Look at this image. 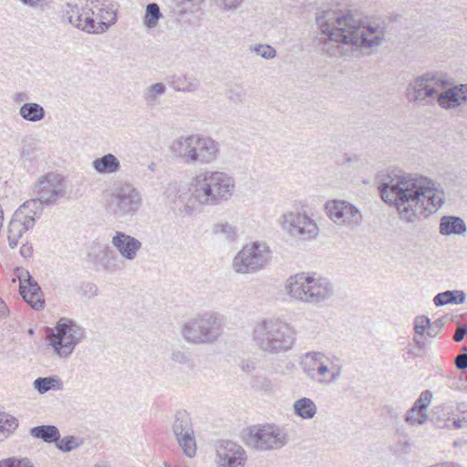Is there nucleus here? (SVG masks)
Returning <instances> with one entry per match:
<instances>
[{
    "mask_svg": "<svg viewBox=\"0 0 467 467\" xmlns=\"http://www.w3.org/2000/svg\"><path fill=\"white\" fill-rule=\"evenodd\" d=\"M252 340L264 353L278 355L291 350L296 340V328L280 317L257 320L253 326Z\"/></svg>",
    "mask_w": 467,
    "mask_h": 467,
    "instance_id": "3",
    "label": "nucleus"
},
{
    "mask_svg": "<svg viewBox=\"0 0 467 467\" xmlns=\"http://www.w3.org/2000/svg\"><path fill=\"white\" fill-rule=\"evenodd\" d=\"M0 467H35L27 458L10 457L0 461Z\"/></svg>",
    "mask_w": 467,
    "mask_h": 467,
    "instance_id": "44",
    "label": "nucleus"
},
{
    "mask_svg": "<svg viewBox=\"0 0 467 467\" xmlns=\"http://www.w3.org/2000/svg\"><path fill=\"white\" fill-rule=\"evenodd\" d=\"M161 16L162 14L159 5L156 3H150L146 7L143 23L147 27L153 28L158 25V21Z\"/></svg>",
    "mask_w": 467,
    "mask_h": 467,
    "instance_id": "39",
    "label": "nucleus"
},
{
    "mask_svg": "<svg viewBox=\"0 0 467 467\" xmlns=\"http://www.w3.org/2000/svg\"><path fill=\"white\" fill-rule=\"evenodd\" d=\"M191 189L183 183L169 185L168 198L182 216H192L204 207H214L229 201L235 190V181L227 172L203 170L191 182Z\"/></svg>",
    "mask_w": 467,
    "mask_h": 467,
    "instance_id": "2",
    "label": "nucleus"
},
{
    "mask_svg": "<svg viewBox=\"0 0 467 467\" xmlns=\"http://www.w3.org/2000/svg\"><path fill=\"white\" fill-rule=\"evenodd\" d=\"M85 331L74 320L62 317L56 326V332L49 333L47 339L54 353L61 358H68L84 337Z\"/></svg>",
    "mask_w": 467,
    "mask_h": 467,
    "instance_id": "12",
    "label": "nucleus"
},
{
    "mask_svg": "<svg viewBox=\"0 0 467 467\" xmlns=\"http://www.w3.org/2000/svg\"><path fill=\"white\" fill-rule=\"evenodd\" d=\"M317 24L328 37L322 51L331 57L354 56L362 48L379 46L384 37L382 27L366 24L348 10L324 11Z\"/></svg>",
    "mask_w": 467,
    "mask_h": 467,
    "instance_id": "1",
    "label": "nucleus"
},
{
    "mask_svg": "<svg viewBox=\"0 0 467 467\" xmlns=\"http://www.w3.org/2000/svg\"><path fill=\"white\" fill-rule=\"evenodd\" d=\"M20 155L22 158H28L30 156V150L23 148L20 151Z\"/></svg>",
    "mask_w": 467,
    "mask_h": 467,
    "instance_id": "61",
    "label": "nucleus"
},
{
    "mask_svg": "<svg viewBox=\"0 0 467 467\" xmlns=\"http://www.w3.org/2000/svg\"><path fill=\"white\" fill-rule=\"evenodd\" d=\"M19 115L26 121L37 122L46 116L44 108L36 102H27L19 109Z\"/></svg>",
    "mask_w": 467,
    "mask_h": 467,
    "instance_id": "32",
    "label": "nucleus"
},
{
    "mask_svg": "<svg viewBox=\"0 0 467 467\" xmlns=\"http://www.w3.org/2000/svg\"><path fill=\"white\" fill-rule=\"evenodd\" d=\"M89 8L94 12V32L92 34H102L117 21L116 11L99 1L91 2Z\"/></svg>",
    "mask_w": 467,
    "mask_h": 467,
    "instance_id": "22",
    "label": "nucleus"
},
{
    "mask_svg": "<svg viewBox=\"0 0 467 467\" xmlns=\"http://www.w3.org/2000/svg\"><path fill=\"white\" fill-rule=\"evenodd\" d=\"M44 205L45 204L42 203V202L36 196L35 199L25 202L16 212L18 213V215H26V217L29 216L34 220L35 224L36 219H38L43 213Z\"/></svg>",
    "mask_w": 467,
    "mask_h": 467,
    "instance_id": "34",
    "label": "nucleus"
},
{
    "mask_svg": "<svg viewBox=\"0 0 467 467\" xmlns=\"http://www.w3.org/2000/svg\"><path fill=\"white\" fill-rule=\"evenodd\" d=\"M33 386L40 394H44L49 390L63 389V382L57 377H39L34 380Z\"/></svg>",
    "mask_w": 467,
    "mask_h": 467,
    "instance_id": "35",
    "label": "nucleus"
},
{
    "mask_svg": "<svg viewBox=\"0 0 467 467\" xmlns=\"http://www.w3.org/2000/svg\"><path fill=\"white\" fill-rule=\"evenodd\" d=\"M33 438L40 439L45 442H56L60 438V432L57 427L54 425H40L29 430Z\"/></svg>",
    "mask_w": 467,
    "mask_h": 467,
    "instance_id": "31",
    "label": "nucleus"
},
{
    "mask_svg": "<svg viewBox=\"0 0 467 467\" xmlns=\"http://www.w3.org/2000/svg\"><path fill=\"white\" fill-rule=\"evenodd\" d=\"M293 412L302 420H312L317 412V407L310 398L303 397L293 403Z\"/></svg>",
    "mask_w": 467,
    "mask_h": 467,
    "instance_id": "30",
    "label": "nucleus"
},
{
    "mask_svg": "<svg viewBox=\"0 0 467 467\" xmlns=\"http://www.w3.org/2000/svg\"><path fill=\"white\" fill-rule=\"evenodd\" d=\"M215 2L223 11H234L243 5L244 0H215Z\"/></svg>",
    "mask_w": 467,
    "mask_h": 467,
    "instance_id": "47",
    "label": "nucleus"
},
{
    "mask_svg": "<svg viewBox=\"0 0 467 467\" xmlns=\"http://www.w3.org/2000/svg\"><path fill=\"white\" fill-rule=\"evenodd\" d=\"M243 435L246 445L256 451L281 449L288 440L286 431L273 424L251 426Z\"/></svg>",
    "mask_w": 467,
    "mask_h": 467,
    "instance_id": "14",
    "label": "nucleus"
},
{
    "mask_svg": "<svg viewBox=\"0 0 467 467\" xmlns=\"http://www.w3.org/2000/svg\"><path fill=\"white\" fill-rule=\"evenodd\" d=\"M404 420H405L406 422H409V410H408V411H406V413H405V415H404Z\"/></svg>",
    "mask_w": 467,
    "mask_h": 467,
    "instance_id": "62",
    "label": "nucleus"
},
{
    "mask_svg": "<svg viewBox=\"0 0 467 467\" xmlns=\"http://www.w3.org/2000/svg\"><path fill=\"white\" fill-rule=\"evenodd\" d=\"M5 440V434L0 433V441Z\"/></svg>",
    "mask_w": 467,
    "mask_h": 467,
    "instance_id": "64",
    "label": "nucleus"
},
{
    "mask_svg": "<svg viewBox=\"0 0 467 467\" xmlns=\"http://www.w3.org/2000/svg\"><path fill=\"white\" fill-rule=\"evenodd\" d=\"M241 367H242V369L246 372H250L254 369V364H249L248 362H244V361L242 362Z\"/></svg>",
    "mask_w": 467,
    "mask_h": 467,
    "instance_id": "59",
    "label": "nucleus"
},
{
    "mask_svg": "<svg viewBox=\"0 0 467 467\" xmlns=\"http://www.w3.org/2000/svg\"><path fill=\"white\" fill-rule=\"evenodd\" d=\"M176 439L185 455L188 457H193L195 455L196 443L193 431L186 432L184 435L177 437Z\"/></svg>",
    "mask_w": 467,
    "mask_h": 467,
    "instance_id": "40",
    "label": "nucleus"
},
{
    "mask_svg": "<svg viewBox=\"0 0 467 467\" xmlns=\"http://www.w3.org/2000/svg\"><path fill=\"white\" fill-rule=\"evenodd\" d=\"M429 336L427 334H416L413 337V343L417 349V352L415 355L421 357L424 349L426 348L427 345L430 343V340L428 339Z\"/></svg>",
    "mask_w": 467,
    "mask_h": 467,
    "instance_id": "46",
    "label": "nucleus"
},
{
    "mask_svg": "<svg viewBox=\"0 0 467 467\" xmlns=\"http://www.w3.org/2000/svg\"><path fill=\"white\" fill-rule=\"evenodd\" d=\"M91 166L99 174H115L121 168L119 160L112 153H107L100 158L95 159Z\"/></svg>",
    "mask_w": 467,
    "mask_h": 467,
    "instance_id": "28",
    "label": "nucleus"
},
{
    "mask_svg": "<svg viewBox=\"0 0 467 467\" xmlns=\"http://www.w3.org/2000/svg\"><path fill=\"white\" fill-rule=\"evenodd\" d=\"M169 85L176 91L191 93L199 89L200 80L193 76L184 74H174L168 78Z\"/></svg>",
    "mask_w": 467,
    "mask_h": 467,
    "instance_id": "25",
    "label": "nucleus"
},
{
    "mask_svg": "<svg viewBox=\"0 0 467 467\" xmlns=\"http://www.w3.org/2000/svg\"><path fill=\"white\" fill-rule=\"evenodd\" d=\"M212 232L213 234L221 235L228 243L234 242L238 235L237 227L227 222L214 223Z\"/></svg>",
    "mask_w": 467,
    "mask_h": 467,
    "instance_id": "37",
    "label": "nucleus"
},
{
    "mask_svg": "<svg viewBox=\"0 0 467 467\" xmlns=\"http://www.w3.org/2000/svg\"><path fill=\"white\" fill-rule=\"evenodd\" d=\"M111 244L119 254L125 260L131 262L138 256L142 244L137 238L123 232H116L112 237Z\"/></svg>",
    "mask_w": 467,
    "mask_h": 467,
    "instance_id": "21",
    "label": "nucleus"
},
{
    "mask_svg": "<svg viewBox=\"0 0 467 467\" xmlns=\"http://www.w3.org/2000/svg\"><path fill=\"white\" fill-rule=\"evenodd\" d=\"M171 360L178 364H185L189 361V355L182 349L175 348L171 350Z\"/></svg>",
    "mask_w": 467,
    "mask_h": 467,
    "instance_id": "50",
    "label": "nucleus"
},
{
    "mask_svg": "<svg viewBox=\"0 0 467 467\" xmlns=\"http://www.w3.org/2000/svg\"><path fill=\"white\" fill-rule=\"evenodd\" d=\"M20 254L24 258H29L33 254V246L29 243L23 244V245L20 248Z\"/></svg>",
    "mask_w": 467,
    "mask_h": 467,
    "instance_id": "56",
    "label": "nucleus"
},
{
    "mask_svg": "<svg viewBox=\"0 0 467 467\" xmlns=\"http://www.w3.org/2000/svg\"><path fill=\"white\" fill-rule=\"evenodd\" d=\"M65 178L55 172H49L38 178L35 184L34 193L46 206L54 205L66 194Z\"/></svg>",
    "mask_w": 467,
    "mask_h": 467,
    "instance_id": "16",
    "label": "nucleus"
},
{
    "mask_svg": "<svg viewBox=\"0 0 467 467\" xmlns=\"http://www.w3.org/2000/svg\"><path fill=\"white\" fill-rule=\"evenodd\" d=\"M56 447L63 451V452H69L73 450L78 449L80 445L83 444V440L79 439L78 437L68 435L65 436L62 439H58L56 441Z\"/></svg>",
    "mask_w": 467,
    "mask_h": 467,
    "instance_id": "41",
    "label": "nucleus"
},
{
    "mask_svg": "<svg viewBox=\"0 0 467 467\" xmlns=\"http://www.w3.org/2000/svg\"><path fill=\"white\" fill-rule=\"evenodd\" d=\"M62 18L74 27L88 33L94 32V12L89 5L79 6L77 4L67 3L62 6Z\"/></svg>",
    "mask_w": 467,
    "mask_h": 467,
    "instance_id": "18",
    "label": "nucleus"
},
{
    "mask_svg": "<svg viewBox=\"0 0 467 467\" xmlns=\"http://www.w3.org/2000/svg\"><path fill=\"white\" fill-rule=\"evenodd\" d=\"M458 89L459 95H461V99L462 103L467 100V84H462L459 86H455Z\"/></svg>",
    "mask_w": 467,
    "mask_h": 467,
    "instance_id": "57",
    "label": "nucleus"
},
{
    "mask_svg": "<svg viewBox=\"0 0 467 467\" xmlns=\"http://www.w3.org/2000/svg\"><path fill=\"white\" fill-rule=\"evenodd\" d=\"M466 295L462 290H447L439 293L433 298V303L436 306H442L448 304L461 305L463 304Z\"/></svg>",
    "mask_w": 467,
    "mask_h": 467,
    "instance_id": "33",
    "label": "nucleus"
},
{
    "mask_svg": "<svg viewBox=\"0 0 467 467\" xmlns=\"http://www.w3.org/2000/svg\"><path fill=\"white\" fill-rule=\"evenodd\" d=\"M285 290L296 301L321 306L334 296L335 285L327 277L298 273L286 280Z\"/></svg>",
    "mask_w": 467,
    "mask_h": 467,
    "instance_id": "5",
    "label": "nucleus"
},
{
    "mask_svg": "<svg viewBox=\"0 0 467 467\" xmlns=\"http://www.w3.org/2000/svg\"><path fill=\"white\" fill-rule=\"evenodd\" d=\"M172 430L176 438L184 435L186 432L193 431L191 418L186 411L180 410L176 412Z\"/></svg>",
    "mask_w": 467,
    "mask_h": 467,
    "instance_id": "36",
    "label": "nucleus"
},
{
    "mask_svg": "<svg viewBox=\"0 0 467 467\" xmlns=\"http://www.w3.org/2000/svg\"><path fill=\"white\" fill-rule=\"evenodd\" d=\"M467 335V325L459 323L455 333L453 335V340L455 342H461L463 340L464 337Z\"/></svg>",
    "mask_w": 467,
    "mask_h": 467,
    "instance_id": "54",
    "label": "nucleus"
},
{
    "mask_svg": "<svg viewBox=\"0 0 467 467\" xmlns=\"http://www.w3.org/2000/svg\"><path fill=\"white\" fill-rule=\"evenodd\" d=\"M376 180L381 199L394 206L400 218L409 222V176L398 171L384 170L378 173Z\"/></svg>",
    "mask_w": 467,
    "mask_h": 467,
    "instance_id": "9",
    "label": "nucleus"
},
{
    "mask_svg": "<svg viewBox=\"0 0 467 467\" xmlns=\"http://www.w3.org/2000/svg\"><path fill=\"white\" fill-rule=\"evenodd\" d=\"M220 148V143L210 136L192 134L175 139L171 151L186 164L208 165L218 160Z\"/></svg>",
    "mask_w": 467,
    "mask_h": 467,
    "instance_id": "6",
    "label": "nucleus"
},
{
    "mask_svg": "<svg viewBox=\"0 0 467 467\" xmlns=\"http://www.w3.org/2000/svg\"><path fill=\"white\" fill-rule=\"evenodd\" d=\"M218 467H244L246 453L244 448L231 441H223L217 446Z\"/></svg>",
    "mask_w": 467,
    "mask_h": 467,
    "instance_id": "20",
    "label": "nucleus"
},
{
    "mask_svg": "<svg viewBox=\"0 0 467 467\" xmlns=\"http://www.w3.org/2000/svg\"><path fill=\"white\" fill-rule=\"evenodd\" d=\"M167 91L166 85L162 82L153 83L143 89L142 100L149 109H154L161 104V98Z\"/></svg>",
    "mask_w": 467,
    "mask_h": 467,
    "instance_id": "29",
    "label": "nucleus"
},
{
    "mask_svg": "<svg viewBox=\"0 0 467 467\" xmlns=\"http://www.w3.org/2000/svg\"><path fill=\"white\" fill-rule=\"evenodd\" d=\"M445 321L443 318H438L432 323L430 321L429 329L427 330V336L429 337H434L437 336L441 328L443 327Z\"/></svg>",
    "mask_w": 467,
    "mask_h": 467,
    "instance_id": "51",
    "label": "nucleus"
},
{
    "mask_svg": "<svg viewBox=\"0 0 467 467\" xmlns=\"http://www.w3.org/2000/svg\"><path fill=\"white\" fill-rule=\"evenodd\" d=\"M141 192L132 183L116 182L106 199V210L117 218L134 216L142 206Z\"/></svg>",
    "mask_w": 467,
    "mask_h": 467,
    "instance_id": "10",
    "label": "nucleus"
},
{
    "mask_svg": "<svg viewBox=\"0 0 467 467\" xmlns=\"http://www.w3.org/2000/svg\"><path fill=\"white\" fill-rule=\"evenodd\" d=\"M18 427V420L12 415L0 412V433L6 439Z\"/></svg>",
    "mask_w": 467,
    "mask_h": 467,
    "instance_id": "42",
    "label": "nucleus"
},
{
    "mask_svg": "<svg viewBox=\"0 0 467 467\" xmlns=\"http://www.w3.org/2000/svg\"><path fill=\"white\" fill-rule=\"evenodd\" d=\"M22 5L28 6L32 9H41L44 10L47 6V0H17Z\"/></svg>",
    "mask_w": 467,
    "mask_h": 467,
    "instance_id": "52",
    "label": "nucleus"
},
{
    "mask_svg": "<svg viewBox=\"0 0 467 467\" xmlns=\"http://www.w3.org/2000/svg\"><path fill=\"white\" fill-rule=\"evenodd\" d=\"M346 161L348 162H351L352 161V158L350 156H346Z\"/></svg>",
    "mask_w": 467,
    "mask_h": 467,
    "instance_id": "63",
    "label": "nucleus"
},
{
    "mask_svg": "<svg viewBox=\"0 0 467 467\" xmlns=\"http://www.w3.org/2000/svg\"><path fill=\"white\" fill-rule=\"evenodd\" d=\"M444 203V192L429 177L410 174V211L414 217L427 218Z\"/></svg>",
    "mask_w": 467,
    "mask_h": 467,
    "instance_id": "8",
    "label": "nucleus"
},
{
    "mask_svg": "<svg viewBox=\"0 0 467 467\" xmlns=\"http://www.w3.org/2000/svg\"><path fill=\"white\" fill-rule=\"evenodd\" d=\"M451 81L446 73L441 71H428L415 78V100L426 104L438 105L444 109H455L462 101L456 87L451 88Z\"/></svg>",
    "mask_w": 467,
    "mask_h": 467,
    "instance_id": "4",
    "label": "nucleus"
},
{
    "mask_svg": "<svg viewBox=\"0 0 467 467\" xmlns=\"http://www.w3.org/2000/svg\"><path fill=\"white\" fill-rule=\"evenodd\" d=\"M281 228L291 237L311 241L319 234V228L306 212L287 211L279 218Z\"/></svg>",
    "mask_w": 467,
    "mask_h": 467,
    "instance_id": "15",
    "label": "nucleus"
},
{
    "mask_svg": "<svg viewBox=\"0 0 467 467\" xmlns=\"http://www.w3.org/2000/svg\"><path fill=\"white\" fill-rule=\"evenodd\" d=\"M7 311H8L7 306L3 302V300L0 298V318L5 317L7 314Z\"/></svg>",
    "mask_w": 467,
    "mask_h": 467,
    "instance_id": "60",
    "label": "nucleus"
},
{
    "mask_svg": "<svg viewBox=\"0 0 467 467\" xmlns=\"http://www.w3.org/2000/svg\"><path fill=\"white\" fill-rule=\"evenodd\" d=\"M414 335L416 334H427V330L430 326V318L426 316H417L414 318Z\"/></svg>",
    "mask_w": 467,
    "mask_h": 467,
    "instance_id": "45",
    "label": "nucleus"
},
{
    "mask_svg": "<svg viewBox=\"0 0 467 467\" xmlns=\"http://www.w3.org/2000/svg\"><path fill=\"white\" fill-rule=\"evenodd\" d=\"M19 280V290L23 299L35 310H41L45 306V299L40 285L25 269H16Z\"/></svg>",
    "mask_w": 467,
    "mask_h": 467,
    "instance_id": "19",
    "label": "nucleus"
},
{
    "mask_svg": "<svg viewBox=\"0 0 467 467\" xmlns=\"http://www.w3.org/2000/svg\"><path fill=\"white\" fill-rule=\"evenodd\" d=\"M432 392L429 389L420 393L410 408V425H422L428 420V408L432 400Z\"/></svg>",
    "mask_w": 467,
    "mask_h": 467,
    "instance_id": "24",
    "label": "nucleus"
},
{
    "mask_svg": "<svg viewBox=\"0 0 467 467\" xmlns=\"http://www.w3.org/2000/svg\"><path fill=\"white\" fill-rule=\"evenodd\" d=\"M35 226L34 220L26 215H20L15 212L8 224L7 239L9 246L14 249L17 246L19 239L28 230Z\"/></svg>",
    "mask_w": 467,
    "mask_h": 467,
    "instance_id": "23",
    "label": "nucleus"
},
{
    "mask_svg": "<svg viewBox=\"0 0 467 467\" xmlns=\"http://www.w3.org/2000/svg\"><path fill=\"white\" fill-rule=\"evenodd\" d=\"M272 252L265 242L254 241L243 246L233 260V268L240 274H253L270 263Z\"/></svg>",
    "mask_w": 467,
    "mask_h": 467,
    "instance_id": "13",
    "label": "nucleus"
},
{
    "mask_svg": "<svg viewBox=\"0 0 467 467\" xmlns=\"http://www.w3.org/2000/svg\"><path fill=\"white\" fill-rule=\"evenodd\" d=\"M28 99V96L26 93L25 92H19V93H16L14 97V101L16 103H21L25 100H27Z\"/></svg>",
    "mask_w": 467,
    "mask_h": 467,
    "instance_id": "58",
    "label": "nucleus"
},
{
    "mask_svg": "<svg viewBox=\"0 0 467 467\" xmlns=\"http://www.w3.org/2000/svg\"><path fill=\"white\" fill-rule=\"evenodd\" d=\"M325 210L328 218L339 226L355 228L363 221L361 212L354 204L344 200L327 201Z\"/></svg>",
    "mask_w": 467,
    "mask_h": 467,
    "instance_id": "17",
    "label": "nucleus"
},
{
    "mask_svg": "<svg viewBox=\"0 0 467 467\" xmlns=\"http://www.w3.org/2000/svg\"><path fill=\"white\" fill-rule=\"evenodd\" d=\"M300 365L306 377L321 386H330L337 382L342 377L344 368L337 356L320 351L306 353Z\"/></svg>",
    "mask_w": 467,
    "mask_h": 467,
    "instance_id": "7",
    "label": "nucleus"
},
{
    "mask_svg": "<svg viewBox=\"0 0 467 467\" xmlns=\"http://www.w3.org/2000/svg\"><path fill=\"white\" fill-rule=\"evenodd\" d=\"M250 50L265 59H272L276 56L275 49L272 46L266 44L253 45L250 47Z\"/></svg>",
    "mask_w": 467,
    "mask_h": 467,
    "instance_id": "43",
    "label": "nucleus"
},
{
    "mask_svg": "<svg viewBox=\"0 0 467 467\" xmlns=\"http://www.w3.org/2000/svg\"><path fill=\"white\" fill-rule=\"evenodd\" d=\"M439 231L443 236L462 235L467 232V226L461 217L444 215L440 220Z\"/></svg>",
    "mask_w": 467,
    "mask_h": 467,
    "instance_id": "26",
    "label": "nucleus"
},
{
    "mask_svg": "<svg viewBox=\"0 0 467 467\" xmlns=\"http://www.w3.org/2000/svg\"><path fill=\"white\" fill-rule=\"evenodd\" d=\"M395 440L396 441L391 446L393 452L399 456L406 454L408 451L409 438L405 427L402 426L397 429Z\"/></svg>",
    "mask_w": 467,
    "mask_h": 467,
    "instance_id": "38",
    "label": "nucleus"
},
{
    "mask_svg": "<svg viewBox=\"0 0 467 467\" xmlns=\"http://www.w3.org/2000/svg\"><path fill=\"white\" fill-rule=\"evenodd\" d=\"M228 97H229L230 100H232L235 103L244 102L246 98V91L242 87H236V88H231L229 90Z\"/></svg>",
    "mask_w": 467,
    "mask_h": 467,
    "instance_id": "49",
    "label": "nucleus"
},
{
    "mask_svg": "<svg viewBox=\"0 0 467 467\" xmlns=\"http://www.w3.org/2000/svg\"><path fill=\"white\" fill-rule=\"evenodd\" d=\"M255 387L258 389L264 390L265 392H269V391L273 390L274 385L269 379H267L265 377H260V378H257V379H256Z\"/></svg>",
    "mask_w": 467,
    "mask_h": 467,
    "instance_id": "53",
    "label": "nucleus"
},
{
    "mask_svg": "<svg viewBox=\"0 0 467 467\" xmlns=\"http://www.w3.org/2000/svg\"><path fill=\"white\" fill-rule=\"evenodd\" d=\"M98 286L93 283H83L78 288V292L85 297H94L98 295Z\"/></svg>",
    "mask_w": 467,
    "mask_h": 467,
    "instance_id": "48",
    "label": "nucleus"
},
{
    "mask_svg": "<svg viewBox=\"0 0 467 467\" xmlns=\"http://www.w3.org/2000/svg\"><path fill=\"white\" fill-rule=\"evenodd\" d=\"M181 334L191 344H212L222 336L223 322L217 314L207 312L187 320L181 328Z\"/></svg>",
    "mask_w": 467,
    "mask_h": 467,
    "instance_id": "11",
    "label": "nucleus"
},
{
    "mask_svg": "<svg viewBox=\"0 0 467 467\" xmlns=\"http://www.w3.org/2000/svg\"><path fill=\"white\" fill-rule=\"evenodd\" d=\"M455 367L458 369L463 370L467 368V353H462L455 357Z\"/></svg>",
    "mask_w": 467,
    "mask_h": 467,
    "instance_id": "55",
    "label": "nucleus"
},
{
    "mask_svg": "<svg viewBox=\"0 0 467 467\" xmlns=\"http://www.w3.org/2000/svg\"><path fill=\"white\" fill-rule=\"evenodd\" d=\"M126 261L116 251L109 247L103 250L99 265L109 273H116L125 269Z\"/></svg>",
    "mask_w": 467,
    "mask_h": 467,
    "instance_id": "27",
    "label": "nucleus"
}]
</instances>
